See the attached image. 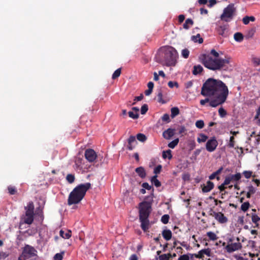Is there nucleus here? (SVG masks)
Masks as SVG:
<instances>
[{
	"instance_id": "obj_60",
	"label": "nucleus",
	"mask_w": 260,
	"mask_h": 260,
	"mask_svg": "<svg viewBox=\"0 0 260 260\" xmlns=\"http://www.w3.org/2000/svg\"><path fill=\"white\" fill-rule=\"evenodd\" d=\"M185 19V16L183 15H180L178 16V20L180 23L182 22Z\"/></svg>"
},
{
	"instance_id": "obj_26",
	"label": "nucleus",
	"mask_w": 260,
	"mask_h": 260,
	"mask_svg": "<svg viewBox=\"0 0 260 260\" xmlns=\"http://www.w3.org/2000/svg\"><path fill=\"white\" fill-rule=\"evenodd\" d=\"M208 137L206 135L203 134H200L199 137L197 139V141L199 143L205 142L206 141Z\"/></svg>"
},
{
	"instance_id": "obj_14",
	"label": "nucleus",
	"mask_w": 260,
	"mask_h": 260,
	"mask_svg": "<svg viewBox=\"0 0 260 260\" xmlns=\"http://www.w3.org/2000/svg\"><path fill=\"white\" fill-rule=\"evenodd\" d=\"M60 236L65 239H69L71 236V231L69 230H61L59 232Z\"/></svg>"
},
{
	"instance_id": "obj_45",
	"label": "nucleus",
	"mask_w": 260,
	"mask_h": 260,
	"mask_svg": "<svg viewBox=\"0 0 260 260\" xmlns=\"http://www.w3.org/2000/svg\"><path fill=\"white\" fill-rule=\"evenodd\" d=\"M128 143L136 144L137 143L136 138L135 136H131L128 139Z\"/></svg>"
},
{
	"instance_id": "obj_30",
	"label": "nucleus",
	"mask_w": 260,
	"mask_h": 260,
	"mask_svg": "<svg viewBox=\"0 0 260 260\" xmlns=\"http://www.w3.org/2000/svg\"><path fill=\"white\" fill-rule=\"evenodd\" d=\"M178 142H179V139L178 138L170 142L168 144V146L170 148L173 149L178 144Z\"/></svg>"
},
{
	"instance_id": "obj_28",
	"label": "nucleus",
	"mask_w": 260,
	"mask_h": 260,
	"mask_svg": "<svg viewBox=\"0 0 260 260\" xmlns=\"http://www.w3.org/2000/svg\"><path fill=\"white\" fill-rule=\"evenodd\" d=\"M234 39L237 42H241L243 39V35L240 32H236L234 35Z\"/></svg>"
},
{
	"instance_id": "obj_27",
	"label": "nucleus",
	"mask_w": 260,
	"mask_h": 260,
	"mask_svg": "<svg viewBox=\"0 0 260 260\" xmlns=\"http://www.w3.org/2000/svg\"><path fill=\"white\" fill-rule=\"evenodd\" d=\"M162 157L164 158H168L170 159L172 157L171 150H168L166 151H164L162 153Z\"/></svg>"
},
{
	"instance_id": "obj_25",
	"label": "nucleus",
	"mask_w": 260,
	"mask_h": 260,
	"mask_svg": "<svg viewBox=\"0 0 260 260\" xmlns=\"http://www.w3.org/2000/svg\"><path fill=\"white\" fill-rule=\"evenodd\" d=\"M255 18L253 16H246L243 18V22L244 24H247L251 21H254Z\"/></svg>"
},
{
	"instance_id": "obj_39",
	"label": "nucleus",
	"mask_w": 260,
	"mask_h": 260,
	"mask_svg": "<svg viewBox=\"0 0 260 260\" xmlns=\"http://www.w3.org/2000/svg\"><path fill=\"white\" fill-rule=\"evenodd\" d=\"M181 54L184 58H187L189 56V51L187 49H183L181 52Z\"/></svg>"
},
{
	"instance_id": "obj_43",
	"label": "nucleus",
	"mask_w": 260,
	"mask_h": 260,
	"mask_svg": "<svg viewBox=\"0 0 260 260\" xmlns=\"http://www.w3.org/2000/svg\"><path fill=\"white\" fill-rule=\"evenodd\" d=\"M218 113L221 117H223L225 116L226 114V111L224 110V109L221 107L218 109Z\"/></svg>"
},
{
	"instance_id": "obj_44",
	"label": "nucleus",
	"mask_w": 260,
	"mask_h": 260,
	"mask_svg": "<svg viewBox=\"0 0 260 260\" xmlns=\"http://www.w3.org/2000/svg\"><path fill=\"white\" fill-rule=\"evenodd\" d=\"M252 62L255 66H257L260 65V57H253Z\"/></svg>"
},
{
	"instance_id": "obj_37",
	"label": "nucleus",
	"mask_w": 260,
	"mask_h": 260,
	"mask_svg": "<svg viewBox=\"0 0 260 260\" xmlns=\"http://www.w3.org/2000/svg\"><path fill=\"white\" fill-rule=\"evenodd\" d=\"M169 216L167 214L164 215L161 218V222L164 224H167L169 222Z\"/></svg>"
},
{
	"instance_id": "obj_55",
	"label": "nucleus",
	"mask_w": 260,
	"mask_h": 260,
	"mask_svg": "<svg viewBox=\"0 0 260 260\" xmlns=\"http://www.w3.org/2000/svg\"><path fill=\"white\" fill-rule=\"evenodd\" d=\"M260 220V218L256 215H253L252 216V221L254 223L257 222Z\"/></svg>"
},
{
	"instance_id": "obj_13",
	"label": "nucleus",
	"mask_w": 260,
	"mask_h": 260,
	"mask_svg": "<svg viewBox=\"0 0 260 260\" xmlns=\"http://www.w3.org/2000/svg\"><path fill=\"white\" fill-rule=\"evenodd\" d=\"M175 129L168 128L163 132L162 136L166 139L169 140L174 135Z\"/></svg>"
},
{
	"instance_id": "obj_38",
	"label": "nucleus",
	"mask_w": 260,
	"mask_h": 260,
	"mask_svg": "<svg viewBox=\"0 0 260 260\" xmlns=\"http://www.w3.org/2000/svg\"><path fill=\"white\" fill-rule=\"evenodd\" d=\"M234 136H231L230 138L229 142L228 144V146L230 148H233L235 146V141H234Z\"/></svg>"
},
{
	"instance_id": "obj_15",
	"label": "nucleus",
	"mask_w": 260,
	"mask_h": 260,
	"mask_svg": "<svg viewBox=\"0 0 260 260\" xmlns=\"http://www.w3.org/2000/svg\"><path fill=\"white\" fill-rule=\"evenodd\" d=\"M214 187L213 182L208 181L202 188V191L204 192H208L210 191Z\"/></svg>"
},
{
	"instance_id": "obj_21",
	"label": "nucleus",
	"mask_w": 260,
	"mask_h": 260,
	"mask_svg": "<svg viewBox=\"0 0 260 260\" xmlns=\"http://www.w3.org/2000/svg\"><path fill=\"white\" fill-rule=\"evenodd\" d=\"M151 181L153 184H154L156 187H159L161 185L160 182L157 179V175H154V176L151 177Z\"/></svg>"
},
{
	"instance_id": "obj_24",
	"label": "nucleus",
	"mask_w": 260,
	"mask_h": 260,
	"mask_svg": "<svg viewBox=\"0 0 260 260\" xmlns=\"http://www.w3.org/2000/svg\"><path fill=\"white\" fill-rule=\"evenodd\" d=\"M191 40L194 42H199V43H202L203 42V38H201L200 35L198 34L196 36H193L191 37Z\"/></svg>"
},
{
	"instance_id": "obj_31",
	"label": "nucleus",
	"mask_w": 260,
	"mask_h": 260,
	"mask_svg": "<svg viewBox=\"0 0 260 260\" xmlns=\"http://www.w3.org/2000/svg\"><path fill=\"white\" fill-rule=\"evenodd\" d=\"M64 254V251H62L60 253H57L55 254L53 257L54 260H62Z\"/></svg>"
},
{
	"instance_id": "obj_9",
	"label": "nucleus",
	"mask_w": 260,
	"mask_h": 260,
	"mask_svg": "<svg viewBox=\"0 0 260 260\" xmlns=\"http://www.w3.org/2000/svg\"><path fill=\"white\" fill-rule=\"evenodd\" d=\"M238 241H239V238H237ZM242 244L240 242L228 243L225 246V249L228 253H232L234 251L240 250L242 248Z\"/></svg>"
},
{
	"instance_id": "obj_12",
	"label": "nucleus",
	"mask_w": 260,
	"mask_h": 260,
	"mask_svg": "<svg viewBox=\"0 0 260 260\" xmlns=\"http://www.w3.org/2000/svg\"><path fill=\"white\" fill-rule=\"evenodd\" d=\"M85 156L86 159L89 161L92 162L95 159L96 157V154L93 150L89 149L85 151Z\"/></svg>"
},
{
	"instance_id": "obj_10",
	"label": "nucleus",
	"mask_w": 260,
	"mask_h": 260,
	"mask_svg": "<svg viewBox=\"0 0 260 260\" xmlns=\"http://www.w3.org/2000/svg\"><path fill=\"white\" fill-rule=\"evenodd\" d=\"M218 145L217 141L215 138H212L209 140L206 145V148L209 152H213L217 147Z\"/></svg>"
},
{
	"instance_id": "obj_23",
	"label": "nucleus",
	"mask_w": 260,
	"mask_h": 260,
	"mask_svg": "<svg viewBox=\"0 0 260 260\" xmlns=\"http://www.w3.org/2000/svg\"><path fill=\"white\" fill-rule=\"evenodd\" d=\"M229 176H230L232 181L237 182L239 181L241 178V175L240 173H237L235 175H231Z\"/></svg>"
},
{
	"instance_id": "obj_4",
	"label": "nucleus",
	"mask_w": 260,
	"mask_h": 260,
	"mask_svg": "<svg viewBox=\"0 0 260 260\" xmlns=\"http://www.w3.org/2000/svg\"><path fill=\"white\" fill-rule=\"evenodd\" d=\"M90 183L81 184L75 187L70 193L69 199L68 204L69 205L78 204L84 198L86 191L90 187Z\"/></svg>"
},
{
	"instance_id": "obj_29",
	"label": "nucleus",
	"mask_w": 260,
	"mask_h": 260,
	"mask_svg": "<svg viewBox=\"0 0 260 260\" xmlns=\"http://www.w3.org/2000/svg\"><path fill=\"white\" fill-rule=\"evenodd\" d=\"M137 139L139 141L144 142L146 140L147 138L145 135L141 134V133H139V134H137Z\"/></svg>"
},
{
	"instance_id": "obj_54",
	"label": "nucleus",
	"mask_w": 260,
	"mask_h": 260,
	"mask_svg": "<svg viewBox=\"0 0 260 260\" xmlns=\"http://www.w3.org/2000/svg\"><path fill=\"white\" fill-rule=\"evenodd\" d=\"M178 260H189V257L188 254H183L178 258Z\"/></svg>"
},
{
	"instance_id": "obj_6",
	"label": "nucleus",
	"mask_w": 260,
	"mask_h": 260,
	"mask_svg": "<svg viewBox=\"0 0 260 260\" xmlns=\"http://www.w3.org/2000/svg\"><path fill=\"white\" fill-rule=\"evenodd\" d=\"M25 209V213L21 218L20 226L24 223L31 224L34 219V206L32 202L28 203Z\"/></svg>"
},
{
	"instance_id": "obj_62",
	"label": "nucleus",
	"mask_w": 260,
	"mask_h": 260,
	"mask_svg": "<svg viewBox=\"0 0 260 260\" xmlns=\"http://www.w3.org/2000/svg\"><path fill=\"white\" fill-rule=\"evenodd\" d=\"M147 86H148V89L153 90L154 84L152 82H148V83L147 84Z\"/></svg>"
},
{
	"instance_id": "obj_61",
	"label": "nucleus",
	"mask_w": 260,
	"mask_h": 260,
	"mask_svg": "<svg viewBox=\"0 0 260 260\" xmlns=\"http://www.w3.org/2000/svg\"><path fill=\"white\" fill-rule=\"evenodd\" d=\"M135 145L136 144L128 143L127 148L129 150H132L134 148Z\"/></svg>"
},
{
	"instance_id": "obj_2",
	"label": "nucleus",
	"mask_w": 260,
	"mask_h": 260,
	"mask_svg": "<svg viewBox=\"0 0 260 260\" xmlns=\"http://www.w3.org/2000/svg\"><path fill=\"white\" fill-rule=\"evenodd\" d=\"M201 62L207 69L212 71H220L230 62V58L212 57L211 55L204 54L200 57Z\"/></svg>"
},
{
	"instance_id": "obj_58",
	"label": "nucleus",
	"mask_w": 260,
	"mask_h": 260,
	"mask_svg": "<svg viewBox=\"0 0 260 260\" xmlns=\"http://www.w3.org/2000/svg\"><path fill=\"white\" fill-rule=\"evenodd\" d=\"M186 131V128L184 126H181L178 128V132L179 134H181Z\"/></svg>"
},
{
	"instance_id": "obj_1",
	"label": "nucleus",
	"mask_w": 260,
	"mask_h": 260,
	"mask_svg": "<svg viewBox=\"0 0 260 260\" xmlns=\"http://www.w3.org/2000/svg\"><path fill=\"white\" fill-rule=\"evenodd\" d=\"M201 93L205 96L212 97L210 106L216 107L225 102L229 94V90L223 82L210 78L204 83Z\"/></svg>"
},
{
	"instance_id": "obj_57",
	"label": "nucleus",
	"mask_w": 260,
	"mask_h": 260,
	"mask_svg": "<svg viewBox=\"0 0 260 260\" xmlns=\"http://www.w3.org/2000/svg\"><path fill=\"white\" fill-rule=\"evenodd\" d=\"M8 190H9V193L11 194H14L16 192V190H15V187H12V186L9 187H8Z\"/></svg>"
},
{
	"instance_id": "obj_19",
	"label": "nucleus",
	"mask_w": 260,
	"mask_h": 260,
	"mask_svg": "<svg viewBox=\"0 0 260 260\" xmlns=\"http://www.w3.org/2000/svg\"><path fill=\"white\" fill-rule=\"evenodd\" d=\"M203 70V67L201 65H196L193 67L192 73L194 75H197L201 73Z\"/></svg>"
},
{
	"instance_id": "obj_34",
	"label": "nucleus",
	"mask_w": 260,
	"mask_h": 260,
	"mask_svg": "<svg viewBox=\"0 0 260 260\" xmlns=\"http://www.w3.org/2000/svg\"><path fill=\"white\" fill-rule=\"evenodd\" d=\"M250 204L249 202H246L243 203L241 206V209L244 211L246 212L249 208Z\"/></svg>"
},
{
	"instance_id": "obj_48",
	"label": "nucleus",
	"mask_w": 260,
	"mask_h": 260,
	"mask_svg": "<svg viewBox=\"0 0 260 260\" xmlns=\"http://www.w3.org/2000/svg\"><path fill=\"white\" fill-rule=\"evenodd\" d=\"M9 255V254L6 252L1 251L0 252V260L4 259L7 257Z\"/></svg>"
},
{
	"instance_id": "obj_51",
	"label": "nucleus",
	"mask_w": 260,
	"mask_h": 260,
	"mask_svg": "<svg viewBox=\"0 0 260 260\" xmlns=\"http://www.w3.org/2000/svg\"><path fill=\"white\" fill-rule=\"evenodd\" d=\"M168 86L170 88H173L174 86H176V87H178V84L176 82L169 81L168 82Z\"/></svg>"
},
{
	"instance_id": "obj_56",
	"label": "nucleus",
	"mask_w": 260,
	"mask_h": 260,
	"mask_svg": "<svg viewBox=\"0 0 260 260\" xmlns=\"http://www.w3.org/2000/svg\"><path fill=\"white\" fill-rule=\"evenodd\" d=\"M248 192L251 194H253L255 192V188L252 185H251L248 187Z\"/></svg>"
},
{
	"instance_id": "obj_52",
	"label": "nucleus",
	"mask_w": 260,
	"mask_h": 260,
	"mask_svg": "<svg viewBox=\"0 0 260 260\" xmlns=\"http://www.w3.org/2000/svg\"><path fill=\"white\" fill-rule=\"evenodd\" d=\"M161 119L162 121L169 122L170 120L169 115L167 114H165L162 116Z\"/></svg>"
},
{
	"instance_id": "obj_11",
	"label": "nucleus",
	"mask_w": 260,
	"mask_h": 260,
	"mask_svg": "<svg viewBox=\"0 0 260 260\" xmlns=\"http://www.w3.org/2000/svg\"><path fill=\"white\" fill-rule=\"evenodd\" d=\"M211 215L220 223H224L228 221V218L221 212L213 211Z\"/></svg>"
},
{
	"instance_id": "obj_53",
	"label": "nucleus",
	"mask_w": 260,
	"mask_h": 260,
	"mask_svg": "<svg viewBox=\"0 0 260 260\" xmlns=\"http://www.w3.org/2000/svg\"><path fill=\"white\" fill-rule=\"evenodd\" d=\"M232 181V180H231V178L230 176H227V177L225 178V180H224V182H223V185H228V184H230Z\"/></svg>"
},
{
	"instance_id": "obj_8",
	"label": "nucleus",
	"mask_w": 260,
	"mask_h": 260,
	"mask_svg": "<svg viewBox=\"0 0 260 260\" xmlns=\"http://www.w3.org/2000/svg\"><path fill=\"white\" fill-rule=\"evenodd\" d=\"M235 11L236 9L234 7V4H230L228 7L224 9L223 13L220 16L221 19L225 22L230 21L232 20Z\"/></svg>"
},
{
	"instance_id": "obj_46",
	"label": "nucleus",
	"mask_w": 260,
	"mask_h": 260,
	"mask_svg": "<svg viewBox=\"0 0 260 260\" xmlns=\"http://www.w3.org/2000/svg\"><path fill=\"white\" fill-rule=\"evenodd\" d=\"M162 167L161 165H158L154 169V173L155 174V175L159 174L161 170Z\"/></svg>"
},
{
	"instance_id": "obj_35",
	"label": "nucleus",
	"mask_w": 260,
	"mask_h": 260,
	"mask_svg": "<svg viewBox=\"0 0 260 260\" xmlns=\"http://www.w3.org/2000/svg\"><path fill=\"white\" fill-rule=\"evenodd\" d=\"M129 116L133 119H137L139 117V114L131 111L128 112Z\"/></svg>"
},
{
	"instance_id": "obj_40",
	"label": "nucleus",
	"mask_w": 260,
	"mask_h": 260,
	"mask_svg": "<svg viewBox=\"0 0 260 260\" xmlns=\"http://www.w3.org/2000/svg\"><path fill=\"white\" fill-rule=\"evenodd\" d=\"M196 126L199 128H202L204 126V121L202 120H198L196 122Z\"/></svg>"
},
{
	"instance_id": "obj_63",
	"label": "nucleus",
	"mask_w": 260,
	"mask_h": 260,
	"mask_svg": "<svg viewBox=\"0 0 260 260\" xmlns=\"http://www.w3.org/2000/svg\"><path fill=\"white\" fill-rule=\"evenodd\" d=\"M216 3V0H209V6L211 7Z\"/></svg>"
},
{
	"instance_id": "obj_32",
	"label": "nucleus",
	"mask_w": 260,
	"mask_h": 260,
	"mask_svg": "<svg viewBox=\"0 0 260 260\" xmlns=\"http://www.w3.org/2000/svg\"><path fill=\"white\" fill-rule=\"evenodd\" d=\"M171 116L174 117L179 113V109L177 107H173L171 109Z\"/></svg>"
},
{
	"instance_id": "obj_36",
	"label": "nucleus",
	"mask_w": 260,
	"mask_h": 260,
	"mask_svg": "<svg viewBox=\"0 0 260 260\" xmlns=\"http://www.w3.org/2000/svg\"><path fill=\"white\" fill-rule=\"evenodd\" d=\"M121 73V69L120 68L117 69L112 75V79H114L118 77Z\"/></svg>"
},
{
	"instance_id": "obj_50",
	"label": "nucleus",
	"mask_w": 260,
	"mask_h": 260,
	"mask_svg": "<svg viewBox=\"0 0 260 260\" xmlns=\"http://www.w3.org/2000/svg\"><path fill=\"white\" fill-rule=\"evenodd\" d=\"M142 186L143 188L147 190H151L152 188V187L147 182L143 183L142 185Z\"/></svg>"
},
{
	"instance_id": "obj_64",
	"label": "nucleus",
	"mask_w": 260,
	"mask_h": 260,
	"mask_svg": "<svg viewBox=\"0 0 260 260\" xmlns=\"http://www.w3.org/2000/svg\"><path fill=\"white\" fill-rule=\"evenodd\" d=\"M129 260H138V257L136 254H133L129 257Z\"/></svg>"
},
{
	"instance_id": "obj_49",
	"label": "nucleus",
	"mask_w": 260,
	"mask_h": 260,
	"mask_svg": "<svg viewBox=\"0 0 260 260\" xmlns=\"http://www.w3.org/2000/svg\"><path fill=\"white\" fill-rule=\"evenodd\" d=\"M243 175L246 178L248 179V178H250V177L251 176L252 172L245 171L243 172Z\"/></svg>"
},
{
	"instance_id": "obj_7",
	"label": "nucleus",
	"mask_w": 260,
	"mask_h": 260,
	"mask_svg": "<svg viewBox=\"0 0 260 260\" xmlns=\"http://www.w3.org/2000/svg\"><path fill=\"white\" fill-rule=\"evenodd\" d=\"M37 256V251L32 246L26 245L23 248L21 254L18 260H27Z\"/></svg>"
},
{
	"instance_id": "obj_42",
	"label": "nucleus",
	"mask_w": 260,
	"mask_h": 260,
	"mask_svg": "<svg viewBox=\"0 0 260 260\" xmlns=\"http://www.w3.org/2000/svg\"><path fill=\"white\" fill-rule=\"evenodd\" d=\"M66 179L67 181L70 183H73L75 180V177L74 175L72 174H68L67 176Z\"/></svg>"
},
{
	"instance_id": "obj_59",
	"label": "nucleus",
	"mask_w": 260,
	"mask_h": 260,
	"mask_svg": "<svg viewBox=\"0 0 260 260\" xmlns=\"http://www.w3.org/2000/svg\"><path fill=\"white\" fill-rule=\"evenodd\" d=\"M159 259L160 260H168V257L166 254H162L160 256H159Z\"/></svg>"
},
{
	"instance_id": "obj_5",
	"label": "nucleus",
	"mask_w": 260,
	"mask_h": 260,
	"mask_svg": "<svg viewBox=\"0 0 260 260\" xmlns=\"http://www.w3.org/2000/svg\"><path fill=\"white\" fill-rule=\"evenodd\" d=\"M151 204L147 202H143L140 204L139 219L141 222V227L144 231L149 228L148 217L151 211Z\"/></svg>"
},
{
	"instance_id": "obj_22",
	"label": "nucleus",
	"mask_w": 260,
	"mask_h": 260,
	"mask_svg": "<svg viewBox=\"0 0 260 260\" xmlns=\"http://www.w3.org/2000/svg\"><path fill=\"white\" fill-rule=\"evenodd\" d=\"M207 236L209 237V239L211 241H215L217 239V235L212 232H208Z\"/></svg>"
},
{
	"instance_id": "obj_18",
	"label": "nucleus",
	"mask_w": 260,
	"mask_h": 260,
	"mask_svg": "<svg viewBox=\"0 0 260 260\" xmlns=\"http://www.w3.org/2000/svg\"><path fill=\"white\" fill-rule=\"evenodd\" d=\"M226 30L227 27L225 25H222L219 27L217 29V31L220 36H222V37H226L227 36L226 32Z\"/></svg>"
},
{
	"instance_id": "obj_47",
	"label": "nucleus",
	"mask_w": 260,
	"mask_h": 260,
	"mask_svg": "<svg viewBox=\"0 0 260 260\" xmlns=\"http://www.w3.org/2000/svg\"><path fill=\"white\" fill-rule=\"evenodd\" d=\"M148 111V106L147 105L145 104L143 105L141 109V113L142 114H145L146 112Z\"/></svg>"
},
{
	"instance_id": "obj_20",
	"label": "nucleus",
	"mask_w": 260,
	"mask_h": 260,
	"mask_svg": "<svg viewBox=\"0 0 260 260\" xmlns=\"http://www.w3.org/2000/svg\"><path fill=\"white\" fill-rule=\"evenodd\" d=\"M193 23L192 19L188 18L185 20V23L183 24V28L188 29L190 26L192 25Z\"/></svg>"
},
{
	"instance_id": "obj_16",
	"label": "nucleus",
	"mask_w": 260,
	"mask_h": 260,
	"mask_svg": "<svg viewBox=\"0 0 260 260\" xmlns=\"http://www.w3.org/2000/svg\"><path fill=\"white\" fill-rule=\"evenodd\" d=\"M162 235L165 240L169 241L171 239L172 232L170 230H164L162 232Z\"/></svg>"
},
{
	"instance_id": "obj_33",
	"label": "nucleus",
	"mask_w": 260,
	"mask_h": 260,
	"mask_svg": "<svg viewBox=\"0 0 260 260\" xmlns=\"http://www.w3.org/2000/svg\"><path fill=\"white\" fill-rule=\"evenodd\" d=\"M222 170V168H220L217 171L212 173L210 176L209 179L211 180L214 179L217 175L219 174Z\"/></svg>"
},
{
	"instance_id": "obj_3",
	"label": "nucleus",
	"mask_w": 260,
	"mask_h": 260,
	"mask_svg": "<svg viewBox=\"0 0 260 260\" xmlns=\"http://www.w3.org/2000/svg\"><path fill=\"white\" fill-rule=\"evenodd\" d=\"M176 51L173 47L165 46L159 49L157 59L167 66H174L176 62Z\"/></svg>"
},
{
	"instance_id": "obj_41",
	"label": "nucleus",
	"mask_w": 260,
	"mask_h": 260,
	"mask_svg": "<svg viewBox=\"0 0 260 260\" xmlns=\"http://www.w3.org/2000/svg\"><path fill=\"white\" fill-rule=\"evenodd\" d=\"M208 55H211L212 57L220 58L219 53L214 49H212Z\"/></svg>"
},
{
	"instance_id": "obj_17",
	"label": "nucleus",
	"mask_w": 260,
	"mask_h": 260,
	"mask_svg": "<svg viewBox=\"0 0 260 260\" xmlns=\"http://www.w3.org/2000/svg\"><path fill=\"white\" fill-rule=\"evenodd\" d=\"M136 172L141 178H144L146 176L145 169L142 167H140L136 169Z\"/></svg>"
}]
</instances>
